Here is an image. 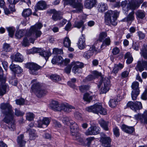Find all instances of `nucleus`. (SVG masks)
<instances>
[{
	"label": "nucleus",
	"instance_id": "obj_1",
	"mask_svg": "<svg viewBox=\"0 0 147 147\" xmlns=\"http://www.w3.org/2000/svg\"><path fill=\"white\" fill-rule=\"evenodd\" d=\"M42 26L41 23H38L31 26L26 33L27 37H25L23 40V45L24 47L29 45L28 39L31 43L33 44L34 41L41 35L42 33L40 30Z\"/></svg>",
	"mask_w": 147,
	"mask_h": 147
},
{
	"label": "nucleus",
	"instance_id": "obj_2",
	"mask_svg": "<svg viewBox=\"0 0 147 147\" xmlns=\"http://www.w3.org/2000/svg\"><path fill=\"white\" fill-rule=\"evenodd\" d=\"M0 108L2 113L5 115L3 121L9 125L8 127L10 130H13L15 128V125L11 106L8 103H3L1 104Z\"/></svg>",
	"mask_w": 147,
	"mask_h": 147
},
{
	"label": "nucleus",
	"instance_id": "obj_3",
	"mask_svg": "<svg viewBox=\"0 0 147 147\" xmlns=\"http://www.w3.org/2000/svg\"><path fill=\"white\" fill-rule=\"evenodd\" d=\"M118 14V12L116 11H108L105 13V23L108 25L111 24L114 26L116 25Z\"/></svg>",
	"mask_w": 147,
	"mask_h": 147
},
{
	"label": "nucleus",
	"instance_id": "obj_4",
	"mask_svg": "<svg viewBox=\"0 0 147 147\" xmlns=\"http://www.w3.org/2000/svg\"><path fill=\"white\" fill-rule=\"evenodd\" d=\"M31 83L33 84L32 86L31 89L38 97H40L46 94V91L40 88L39 84L37 82L36 79L32 80Z\"/></svg>",
	"mask_w": 147,
	"mask_h": 147
},
{
	"label": "nucleus",
	"instance_id": "obj_5",
	"mask_svg": "<svg viewBox=\"0 0 147 147\" xmlns=\"http://www.w3.org/2000/svg\"><path fill=\"white\" fill-rule=\"evenodd\" d=\"M98 86V88L101 87L100 94L106 93L109 90L111 86L109 79L106 77L102 78Z\"/></svg>",
	"mask_w": 147,
	"mask_h": 147
},
{
	"label": "nucleus",
	"instance_id": "obj_6",
	"mask_svg": "<svg viewBox=\"0 0 147 147\" xmlns=\"http://www.w3.org/2000/svg\"><path fill=\"white\" fill-rule=\"evenodd\" d=\"M124 1L121 3V6L123 10H126L127 11L130 9H135L138 8L140 5V3L135 2L132 1L130 2L129 1Z\"/></svg>",
	"mask_w": 147,
	"mask_h": 147
},
{
	"label": "nucleus",
	"instance_id": "obj_7",
	"mask_svg": "<svg viewBox=\"0 0 147 147\" xmlns=\"http://www.w3.org/2000/svg\"><path fill=\"white\" fill-rule=\"evenodd\" d=\"M64 5H69L73 8H76L78 11L81 12L82 11L83 5L78 1H64Z\"/></svg>",
	"mask_w": 147,
	"mask_h": 147
},
{
	"label": "nucleus",
	"instance_id": "obj_8",
	"mask_svg": "<svg viewBox=\"0 0 147 147\" xmlns=\"http://www.w3.org/2000/svg\"><path fill=\"white\" fill-rule=\"evenodd\" d=\"M26 67L29 69V72L31 74L34 75L38 74L37 71L40 69L42 67L37 64L33 63H27L26 65Z\"/></svg>",
	"mask_w": 147,
	"mask_h": 147
},
{
	"label": "nucleus",
	"instance_id": "obj_9",
	"mask_svg": "<svg viewBox=\"0 0 147 147\" xmlns=\"http://www.w3.org/2000/svg\"><path fill=\"white\" fill-rule=\"evenodd\" d=\"M100 141L101 143L102 146L104 147H111V140L109 137L107 136L103 133L100 134Z\"/></svg>",
	"mask_w": 147,
	"mask_h": 147
},
{
	"label": "nucleus",
	"instance_id": "obj_10",
	"mask_svg": "<svg viewBox=\"0 0 147 147\" xmlns=\"http://www.w3.org/2000/svg\"><path fill=\"white\" fill-rule=\"evenodd\" d=\"M139 83L137 82H133L131 85L133 89L131 93V98L133 100H136L139 94L140 90L139 89Z\"/></svg>",
	"mask_w": 147,
	"mask_h": 147
},
{
	"label": "nucleus",
	"instance_id": "obj_11",
	"mask_svg": "<svg viewBox=\"0 0 147 147\" xmlns=\"http://www.w3.org/2000/svg\"><path fill=\"white\" fill-rule=\"evenodd\" d=\"M135 119L140 121L141 123L147 124V111L145 110L142 114L138 113L134 116Z\"/></svg>",
	"mask_w": 147,
	"mask_h": 147
},
{
	"label": "nucleus",
	"instance_id": "obj_12",
	"mask_svg": "<svg viewBox=\"0 0 147 147\" xmlns=\"http://www.w3.org/2000/svg\"><path fill=\"white\" fill-rule=\"evenodd\" d=\"M100 128L99 127L92 126L89 127L85 132L87 136L96 135L99 134Z\"/></svg>",
	"mask_w": 147,
	"mask_h": 147
},
{
	"label": "nucleus",
	"instance_id": "obj_13",
	"mask_svg": "<svg viewBox=\"0 0 147 147\" xmlns=\"http://www.w3.org/2000/svg\"><path fill=\"white\" fill-rule=\"evenodd\" d=\"M127 106L135 111L142 108V103L140 102L137 101L134 102L132 101H130L127 103Z\"/></svg>",
	"mask_w": 147,
	"mask_h": 147
},
{
	"label": "nucleus",
	"instance_id": "obj_14",
	"mask_svg": "<svg viewBox=\"0 0 147 147\" xmlns=\"http://www.w3.org/2000/svg\"><path fill=\"white\" fill-rule=\"evenodd\" d=\"M101 108V105L99 103H96L93 106L87 107L86 108V110L88 112H92L94 113L98 114L99 109Z\"/></svg>",
	"mask_w": 147,
	"mask_h": 147
},
{
	"label": "nucleus",
	"instance_id": "obj_15",
	"mask_svg": "<svg viewBox=\"0 0 147 147\" xmlns=\"http://www.w3.org/2000/svg\"><path fill=\"white\" fill-rule=\"evenodd\" d=\"M71 65L74 66L73 67L72 71L75 74L79 73V70L80 69L82 68L84 66V64L82 63L79 62H72Z\"/></svg>",
	"mask_w": 147,
	"mask_h": 147
},
{
	"label": "nucleus",
	"instance_id": "obj_16",
	"mask_svg": "<svg viewBox=\"0 0 147 147\" xmlns=\"http://www.w3.org/2000/svg\"><path fill=\"white\" fill-rule=\"evenodd\" d=\"M145 69L147 70V61L141 60L138 62L136 69L142 72Z\"/></svg>",
	"mask_w": 147,
	"mask_h": 147
},
{
	"label": "nucleus",
	"instance_id": "obj_17",
	"mask_svg": "<svg viewBox=\"0 0 147 147\" xmlns=\"http://www.w3.org/2000/svg\"><path fill=\"white\" fill-rule=\"evenodd\" d=\"M50 121V119L48 117L43 118L42 119H40L38 121L37 127H43V125H45L46 127L49 125Z\"/></svg>",
	"mask_w": 147,
	"mask_h": 147
},
{
	"label": "nucleus",
	"instance_id": "obj_18",
	"mask_svg": "<svg viewBox=\"0 0 147 147\" xmlns=\"http://www.w3.org/2000/svg\"><path fill=\"white\" fill-rule=\"evenodd\" d=\"M48 11L50 13L53 14V15L52 16V18L54 21L60 20L62 18L61 16L60 15V12L57 11L55 9H50Z\"/></svg>",
	"mask_w": 147,
	"mask_h": 147
},
{
	"label": "nucleus",
	"instance_id": "obj_19",
	"mask_svg": "<svg viewBox=\"0 0 147 147\" xmlns=\"http://www.w3.org/2000/svg\"><path fill=\"white\" fill-rule=\"evenodd\" d=\"M5 82L3 83L0 80V96H3L6 93L9 87L5 84Z\"/></svg>",
	"mask_w": 147,
	"mask_h": 147
},
{
	"label": "nucleus",
	"instance_id": "obj_20",
	"mask_svg": "<svg viewBox=\"0 0 147 147\" xmlns=\"http://www.w3.org/2000/svg\"><path fill=\"white\" fill-rule=\"evenodd\" d=\"M96 51L95 47L92 46L88 51L84 53L83 56L86 59H88L93 55L94 52H96Z\"/></svg>",
	"mask_w": 147,
	"mask_h": 147
},
{
	"label": "nucleus",
	"instance_id": "obj_21",
	"mask_svg": "<svg viewBox=\"0 0 147 147\" xmlns=\"http://www.w3.org/2000/svg\"><path fill=\"white\" fill-rule=\"evenodd\" d=\"M10 69L16 74H20L23 71V70L19 65L12 63L10 66Z\"/></svg>",
	"mask_w": 147,
	"mask_h": 147
},
{
	"label": "nucleus",
	"instance_id": "obj_22",
	"mask_svg": "<svg viewBox=\"0 0 147 147\" xmlns=\"http://www.w3.org/2000/svg\"><path fill=\"white\" fill-rule=\"evenodd\" d=\"M71 135L74 140H76L81 144H83L84 142L82 136L78 131L75 133L74 134H72Z\"/></svg>",
	"mask_w": 147,
	"mask_h": 147
},
{
	"label": "nucleus",
	"instance_id": "obj_23",
	"mask_svg": "<svg viewBox=\"0 0 147 147\" xmlns=\"http://www.w3.org/2000/svg\"><path fill=\"white\" fill-rule=\"evenodd\" d=\"M47 6V4L45 1H40L38 2L35 8V11H37L38 9L43 10L45 9Z\"/></svg>",
	"mask_w": 147,
	"mask_h": 147
},
{
	"label": "nucleus",
	"instance_id": "obj_24",
	"mask_svg": "<svg viewBox=\"0 0 147 147\" xmlns=\"http://www.w3.org/2000/svg\"><path fill=\"white\" fill-rule=\"evenodd\" d=\"M70 132L71 134H74V133L79 131V127L78 124L74 121L71 122L70 125Z\"/></svg>",
	"mask_w": 147,
	"mask_h": 147
},
{
	"label": "nucleus",
	"instance_id": "obj_25",
	"mask_svg": "<svg viewBox=\"0 0 147 147\" xmlns=\"http://www.w3.org/2000/svg\"><path fill=\"white\" fill-rule=\"evenodd\" d=\"M11 58L13 60L15 61L21 62L23 61V56L19 53L11 56Z\"/></svg>",
	"mask_w": 147,
	"mask_h": 147
},
{
	"label": "nucleus",
	"instance_id": "obj_26",
	"mask_svg": "<svg viewBox=\"0 0 147 147\" xmlns=\"http://www.w3.org/2000/svg\"><path fill=\"white\" fill-rule=\"evenodd\" d=\"M85 42V38L82 35L80 38L78 44V48L82 50L85 48L86 45Z\"/></svg>",
	"mask_w": 147,
	"mask_h": 147
},
{
	"label": "nucleus",
	"instance_id": "obj_27",
	"mask_svg": "<svg viewBox=\"0 0 147 147\" xmlns=\"http://www.w3.org/2000/svg\"><path fill=\"white\" fill-rule=\"evenodd\" d=\"M96 1H86L84 6L86 8L90 9L96 5Z\"/></svg>",
	"mask_w": 147,
	"mask_h": 147
},
{
	"label": "nucleus",
	"instance_id": "obj_28",
	"mask_svg": "<svg viewBox=\"0 0 147 147\" xmlns=\"http://www.w3.org/2000/svg\"><path fill=\"white\" fill-rule=\"evenodd\" d=\"M60 105L59 104L57 101L53 100L52 101L50 105L51 108L54 111H59L60 110V109L59 108Z\"/></svg>",
	"mask_w": 147,
	"mask_h": 147
},
{
	"label": "nucleus",
	"instance_id": "obj_29",
	"mask_svg": "<svg viewBox=\"0 0 147 147\" xmlns=\"http://www.w3.org/2000/svg\"><path fill=\"white\" fill-rule=\"evenodd\" d=\"M52 63L53 64L57 63L58 64H62L63 63V59L61 56H54L52 60Z\"/></svg>",
	"mask_w": 147,
	"mask_h": 147
},
{
	"label": "nucleus",
	"instance_id": "obj_30",
	"mask_svg": "<svg viewBox=\"0 0 147 147\" xmlns=\"http://www.w3.org/2000/svg\"><path fill=\"white\" fill-rule=\"evenodd\" d=\"M98 8L99 12L103 13L108 9V7L106 4L101 3L98 4Z\"/></svg>",
	"mask_w": 147,
	"mask_h": 147
},
{
	"label": "nucleus",
	"instance_id": "obj_31",
	"mask_svg": "<svg viewBox=\"0 0 147 147\" xmlns=\"http://www.w3.org/2000/svg\"><path fill=\"white\" fill-rule=\"evenodd\" d=\"M140 53L144 59H147V44L143 45L142 48L141 49Z\"/></svg>",
	"mask_w": 147,
	"mask_h": 147
},
{
	"label": "nucleus",
	"instance_id": "obj_32",
	"mask_svg": "<svg viewBox=\"0 0 147 147\" xmlns=\"http://www.w3.org/2000/svg\"><path fill=\"white\" fill-rule=\"evenodd\" d=\"M121 128L123 131L127 133H132L134 130L133 127H129L124 125H123Z\"/></svg>",
	"mask_w": 147,
	"mask_h": 147
},
{
	"label": "nucleus",
	"instance_id": "obj_33",
	"mask_svg": "<svg viewBox=\"0 0 147 147\" xmlns=\"http://www.w3.org/2000/svg\"><path fill=\"white\" fill-rule=\"evenodd\" d=\"M24 135L21 134L19 136L18 138L17 142L19 145L20 147H24L25 146L26 142L24 140Z\"/></svg>",
	"mask_w": 147,
	"mask_h": 147
},
{
	"label": "nucleus",
	"instance_id": "obj_34",
	"mask_svg": "<svg viewBox=\"0 0 147 147\" xmlns=\"http://www.w3.org/2000/svg\"><path fill=\"white\" fill-rule=\"evenodd\" d=\"M99 124L105 130H108V125L109 122L105 121L103 119H101L99 121Z\"/></svg>",
	"mask_w": 147,
	"mask_h": 147
},
{
	"label": "nucleus",
	"instance_id": "obj_35",
	"mask_svg": "<svg viewBox=\"0 0 147 147\" xmlns=\"http://www.w3.org/2000/svg\"><path fill=\"white\" fill-rule=\"evenodd\" d=\"M40 55L44 57L47 60L49 57L51 55V53L49 51H40Z\"/></svg>",
	"mask_w": 147,
	"mask_h": 147
},
{
	"label": "nucleus",
	"instance_id": "obj_36",
	"mask_svg": "<svg viewBox=\"0 0 147 147\" xmlns=\"http://www.w3.org/2000/svg\"><path fill=\"white\" fill-rule=\"evenodd\" d=\"M137 17L138 18L143 19L145 16V12L141 10H138L136 12Z\"/></svg>",
	"mask_w": 147,
	"mask_h": 147
},
{
	"label": "nucleus",
	"instance_id": "obj_37",
	"mask_svg": "<svg viewBox=\"0 0 147 147\" xmlns=\"http://www.w3.org/2000/svg\"><path fill=\"white\" fill-rule=\"evenodd\" d=\"M134 11H132L129 13L127 16V17L125 18L124 20L126 21L134 20Z\"/></svg>",
	"mask_w": 147,
	"mask_h": 147
},
{
	"label": "nucleus",
	"instance_id": "obj_38",
	"mask_svg": "<svg viewBox=\"0 0 147 147\" xmlns=\"http://www.w3.org/2000/svg\"><path fill=\"white\" fill-rule=\"evenodd\" d=\"M32 12L31 10L30 9H24L22 13V15L25 17L30 16Z\"/></svg>",
	"mask_w": 147,
	"mask_h": 147
},
{
	"label": "nucleus",
	"instance_id": "obj_39",
	"mask_svg": "<svg viewBox=\"0 0 147 147\" xmlns=\"http://www.w3.org/2000/svg\"><path fill=\"white\" fill-rule=\"evenodd\" d=\"M27 130L28 131H30L29 134L30 137V139L34 140L37 137V136L36 133V131H31V129L27 128Z\"/></svg>",
	"mask_w": 147,
	"mask_h": 147
},
{
	"label": "nucleus",
	"instance_id": "obj_40",
	"mask_svg": "<svg viewBox=\"0 0 147 147\" xmlns=\"http://www.w3.org/2000/svg\"><path fill=\"white\" fill-rule=\"evenodd\" d=\"M50 78L53 81L55 82H58L61 80V78L57 75H52L50 76Z\"/></svg>",
	"mask_w": 147,
	"mask_h": 147
},
{
	"label": "nucleus",
	"instance_id": "obj_41",
	"mask_svg": "<svg viewBox=\"0 0 147 147\" xmlns=\"http://www.w3.org/2000/svg\"><path fill=\"white\" fill-rule=\"evenodd\" d=\"M63 122L65 125H67L69 123L71 124V122L74 121L72 120L71 118L68 117H63L62 119Z\"/></svg>",
	"mask_w": 147,
	"mask_h": 147
},
{
	"label": "nucleus",
	"instance_id": "obj_42",
	"mask_svg": "<svg viewBox=\"0 0 147 147\" xmlns=\"http://www.w3.org/2000/svg\"><path fill=\"white\" fill-rule=\"evenodd\" d=\"M75 27L78 28H80L81 27L82 28V31L83 30L84 26V22L82 21H81L79 22H75Z\"/></svg>",
	"mask_w": 147,
	"mask_h": 147
},
{
	"label": "nucleus",
	"instance_id": "obj_43",
	"mask_svg": "<svg viewBox=\"0 0 147 147\" xmlns=\"http://www.w3.org/2000/svg\"><path fill=\"white\" fill-rule=\"evenodd\" d=\"M10 5H9V7L10 8L11 11H14V5L17 3L18 1H8Z\"/></svg>",
	"mask_w": 147,
	"mask_h": 147
},
{
	"label": "nucleus",
	"instance_id": "obj_44",
	"mask_svg": "<svg viewBox=\"0 0 147 147\" xmlns=\"http://www.w3.org/2000/svg\"><path fill=\"white\" fill-rule=\"evenodd\" d=\"M118 103L117 101L115 99H111L109 102V105L111 107H115Z\"/></svg>",
	"mask_w": 147,
	"mask_h": 147
},
{
	"label": "nucleus",
	"instance_id": "obj_45",
	"mask_svg": "<svg viewBox=\"0 0 147 147\" xmlns=\"http://www.w3.org/2000/svg\"><path fill=\"white\" fill-rule=\"evenodd\" d=\"M64 45L65 47H68L71 45V41L68 37L65 38L63 42Z\"/></svg>",
	"mask_w": 147,
	"mask_h": 147
},
{
	"label": "nucleus",
	"instance_id": "obj_46",
	"mask_svg": "<svg viewBox=\"0 0 147 147\" xmlns=\"http://www.w3.org/2000/svg\"><path fill=\"white\" fill-rule=\"evenodd\" d=\"M24 34L23 31L22 30L17 31L15 34V36L18 38H20L22 37Z\"/></svg>",
	"mask_w": 147,
	"mask_h": 147
},
{
	"label": "nucleus",
	"instance_id": "obj_47",
	"mask_svg": "<svg viewBox=\"0 0 147 147\" xmlns=\"http://www.w3.org/2000/svg\"><path fill=\"white\" fill-rule=\"evenodd\" d=\"M34 117V115L32 113L29 112L27 113L26 114V119L29 121L32 120Z\"/></svg>",
	"mask_w": 147,
	"mask_h": 147
},
{
	"label": "nucleus",
	"instance_id": "obj_48",
	"mask_svg": "<svg viewBox=\"0 0 147 147\" xmlns=\"http://www.w3.org/2000/svg\"><path fill=\"white\" fill-rule=\"evenodd\" d=\"M83 99L85 101L89 102L92 99V98L91 96H90L89 94L86 93L84 95Z\"/></svg>",
	"mask_w": 147,
	"mask_h": 147
},
{
	"label": "nucleus",
	"instance_id": "obj_49",
	"mask_svg": "<svg viewBox=\"0 0 147 147\" xmlns=\"http://www.w3.org/2000/svg\"><path fill=\"white\" fill-rule=\"evenodd\" d=\"M107 36V34L106 32H103L101 33L100 34L98 40L101 42H102Z\"/></svg>",
	"mask_w": 147,
	"mask_h": 147
},
{
	"label": "nucleus",
	"instance_id": "obj_50",
	"mask_svg": "<svg viewBox=\"0 0 147 147\" xmlns=\"http://www.w3.org/2000/svg\"><path fill=\"white\" fill-rule=\"evenodd\" d=\"M3 48L4 51L6 52H9L11 50L9 45L6 43L3 45Z\"/></svg>",
	"mask_w": 147,
	"mask_h": 147
},
{
	"label": "nucleus",
	"instance_id": "obj_51",
	"mask_svg": "<svg viewBox=\"0 0 147 147\" xmlns=\"http://www.w3.org/2000/svg\"><path fill=\"white\" fill-rule=\"evenodd\" d=\"M7 30L9 36L11 37H12L14 35L15 29L12 28H7Z\"/></svg>",
	"mask_w": 147,
	"mask_h": 147
},
{
	"label": "nucleus",
	"instance_id": "obj_52",
	"mask_svg": "<svg viewBox=\"0 0 147 147\" xmlns=\"http://www.w3.org/2000/svg\"><path fill=\"white\" fill-rule=\"evenodd\" d=\"M64 109V111L66 112H69L71 111L72 109H75L74 107L67 104L66 107Z\"/></svg>",
	"mask_w": 147,
	"mask_h": 147
},
{
	"label": "nucleus",
	"instance_id": "obj_53",
	"mask_svg": "<svg viewBox=\"0 0 147 147\" xmlns=\"http://www.w3.org/2000/svg\"><path fill=\"white\" fill-rule=\"evenodd\" d=\"M63 50L61 49H59L55 48L53 49V53L55 54H63Z\"/></svg>",
	"mask_w": 147,
	"mask_h": 147
},
{
	"label": "nucleus",
	"instance_id": "obj_54",
	"mask_svg": "<svg viewBox=\"0 0 147 147\" xmlns=\"http://www.w3.org/2000/svg\"><path fill=\"white\" fill-rule=\"evenodd\" d=\"M3 71L1 67L0 66V80L3 83L5 82V78L3 77Z\"/></svg>",
	"mask_w": 147,
	"mask_h": 147
},
{
	"label": "nucleus",
	"instance_id": "obj_55",
	"mask_svg": "<svg viewBox=\"0 0 147 147\" xmlns=\"http://www.w3.org/2000/svg\"><path fill=\"white\" fill-rule=\"evenodd\" d=\"M110 39L109 38H106L102 44L100 46L101 48H102L103 46L104 45V44L107 45H109L110 44Z\"/></svg>",
	"mask_w": 147,
	"mask_h": 147
},
{
	"label": "nucleus",
	"instance_id": "obj_56",
	"mask_svg": "<svg viewBox=\"0 0 147 147\" xmlns=\"http://www.w3.org/2000/svg\"><path fill=\"white\" fill-rule=\"evenodd\" d=\"M113 131L116 137L119 136L120 135L119 129L117 127L113 129Z\"/></svg>",
	"mask_w": 147,
	"mask_h": 147
},
{
	"label": "nucleus",
	"instance_id": "obj_57",
	"mask_svg": "<svg viewBox=\"0 0 147 147\" xmlns=\"http://www.w3.org/2000/svg\"><path fill=\"white\" fill-rule=\"evenodd\" d=\"M42 51V49L41 48H33L31 50L30 52L32 53H37L40 54V51Z\"/></svg>",
	"mask_w": 147,
	"mask_h": 147
},
{
	"label": "nucleus",
	"instance_id": "obj_58",
	"mask_svg": "<svg viewBox=\"0 0 147 147\" xmlns=\"http://www.w3.org/2000/svg\"><path fill=\"white\" fill-rule=\"evenodd\" d=\"M100 114L105 115L107 114V112L106 109L103 108L101 105V108L99 109V112Z\"/></svg>",
	"mask_w": 147,
	"mask_h": 147
},
{
	"label": "nucleus",
	"instance_id": "obj_59",
	"mask_svg": "<svg viewBox=\"0 0 147 147\" xmlns=\"http://www.w3.org/2000/svg\"><path fill=\"white\" fill-rule=\"evenodd\" d=\"M16 104L18 105H23L24 103L25 100L24 99L21 98L16 100Z\"/></svg>",
	"mask_w": 147,
	"mask_h": 147
},
{
	"label": "nucleus",
	"instance_id": "obj_60",
	"mask_svg": "<svg viewBox=\"0 0 147 147\" xmlns=\"http://www.w3.org/2000/svg\"><path fill=\"white\" fill-rule=\"evenodd\" d=\"M79 89L81 92H83L88 89V87L86 85H83L79 87Z\"/></svg>",
	"mask_w": 147,
	"mask_h": 147
},
{
	"label": "nucleus",
	"instance_id": "obj_61",
	"mask_svg": "<svg viewBox=\"0 0 147 147\" xmlns=\"http://www.w3.org/2000/svg\"><path fill=\"white\" fill-rule=\"evenodd\" d=\"M72 67V65L71 64L68 65L65 69V72L67 74H69L71 72V69Z\"/></svg>",
	"mask_w": 147,
	"mask_h": 147
},
{
	"label": "nucleus",
	"instance_id": "obj_62",
	"mask_svg": "<svg viewBox=\"0 0 147 147\" xmlns=\"http://www.w3.org/2000/svg\"><path fill=\"white\" fill-rule=\"evenodd\" d=\"M15 114L18 116H22L24 113L21 112L19 109H16L15 110Z\"/></svg>",
	"mask_w": 147,
	"mask_h": 147
},
{
	"label": "nucleus",
	"instance_id": "obj_63",
	"mask_svg": "<svg viewBox=\"0 0 147 147\" xmlns=\"http://www.w3.org/2000/svg\"><path fill=\"white\" fill-rule=\"evenodd\" d=\"M140 39H142L145 37V35L142 32L139 31L137 32Z\"/></svg>",
	"mask_w": 147,
	"mask_h": 147
},
{
	"label": "nucleus",
	"instance_id": "obj_64",
	"mask_svg": "<svg viewBox=\"0 0 147 147\" xmlns=\"http://www.w3.org/2000/svg\"><path fill=\"white\" fill-rule=\"evenodd\" d=\"M10 82L13 85L16 86L17 84V79L14 78L13 79H11L10 80Z\"/></svg>",
	"mask_w": 147,
	"mask_h": 147
}]
</instances>
